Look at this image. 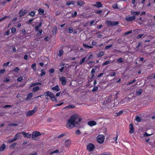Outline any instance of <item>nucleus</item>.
<instances>
[{"instance_id": "1", "label": "nucleus", "mask_w": 155, "mask_h": 155, "mask_svg": "<svg viewBox=\"0 0 155 155\" xmlns=\"http://www.w3.org/2000/svg\"><path fill=\"white\" fill-rule=\"evenodd\" d=\"M81 120V118L78 114L73 115L68 120L66 127L68 129H71L74 127L76 125L78 124V122Z\"/></svg>"}, {"instance_id": "2", "label": "nucleus", "mask_w": 155, "mask_h": 155, "mask_svg": "<svg viewBox=\"0 0 155 155\" xmlns=\"http://www.w3.org/2000/svg\"><path fill=\"white\" fill-rule=\"evenodd\" d=\"M118 21H111L107 20L106 21L107 25L109 26H114L118 24Z\"/></svg>"}, {"instance_id": "3", "label": "nucleus", "mask_w": 155, "mask_h": 155, "mask_svg": "<svg viewBox=\"0 0 155 155\" xmlns=\"http://www.w3.org/2000/svg\"><path fill=\"white\" fill-rule=\"evenodd\" d=\"M104 139V137L103 135H99L97 137V142L100 143H103Z\"/></svg>"}, {"instance_id": "4", "label": "nucleus", "mask_w": 155, "mask_h": 155, "mask_svg": "<svg viewBox=\"0 0 155 155\" xmlns=\"http://www.w3.org/2000/svg\"><path fill=\"white\" fill-rule=\"evenodd\" d=\"M41 134L39 132L35 131L32 133L31 137L33 140H35L36 137L41 135Z\"/></svg>"}, {"instance_id": "5", "label": "nucleus", "mask_w": 155, "mask_h": 155, "mask_svg": "<svg viewBox=\"0 0 155 155\" xmlns=\"http://www.w3.org/2000/svg\"><path fill=\"white\" fill-rule=\"evenodd\" d=\"M37 110V108L35 107L33 110L28 111L26 113V116L28 117L31 116L35 113Z\"/></svg>"}, {"instance_id": "6", "label": "nucleus", "mask_w": 155, "mask_h": 155, "mask_svg": "<svg viewBox=\"0 0 155 155\" xmlns=\"http://www.w3.org/2000/svg\"><path fill=\"white\" fill-rule=\"evenodd\" d=\"M95 147L94 146L92 143L89 144L87 147V149L89 151H93Z\"/></svg>"}, {"instance_id": "7", "label": "nucleus", "mask_w": 155, "mask_h": 155, "mask_svg": "<svg viewBox=\"0 0 155 155\" xmlns=\"http://www.w3.org/2000/svg\"><path fill=\"white\" fill-rule=\"evenodd\" d=\"M126 20L127 21H131L134 20H135L136 19V17L135 16H127L125 18Z\"/></svg>"}, {"instance_id": "8", "label": "nucleus", "mask_w": 155, "mask_h": 155, "mask_svg": "<svg viewBox=\"0 0 155 155\" xmlns=\"http://www.w3.org/2000/svg\"><path fill=\"white\" fill-rule=\"evenodd\" d=\"M93 6L97 8L102 7L103 6L102 4L99 2H96V3L94 4Z\"/></svg>"}, {"instance_id": "9", "label": "nucleus", "mask_w": 155, "mask_h": 155, "mask_svg": "<svg viewBox=\"0 0 155 155\" xmlns=\"http://www.w3.org/2000/svg\"><path fill=\"white\" fill-rule=\"evenodd\" d=\"M60 81L61 82L62 85H64L66 84L67 81L65 77H62L60 78Z\"/></svg>"}, {"instance_id": "10", "label": "nucleus", "mask_w": 155, "mask_h": 155, "mask_svg": "<svg viewBox=\"0 0 155 155\" xmlns=\"http://www.w3.org/2000/svg\"><path fill=\"white\" fill-rule=\"evenodd\" d=\"M21 133L24 135L25 137L30 138L31 136V134L29 133L24 132H22Z\"/></svg>"}, {"instance_id": "11", "label": "nucleus", "mask_w": 155, "mask_h": 155, "mask_svg": "<svg viewBox=\"0 0 155 155\" xmlns=\"http://www.w3.org/2000/svg\"><path fill=\"white\" fill-rule=\"evenodd\" d=\"M64 144L67 147H69L71 145V141L69 140H67L65 141Z\"/></svg>"}, {"instance_id": "12", "label": "nucleus", "mask_w": 155, "mask_h": 155, "mask_svg": "<svg viewBox=\"0 0 155 155\" xmlns=\"http://www.w3.org/2000/svg\"><path fill=\"white\" fill-rule=\"evenodd\" d=\"M87 123L88 125L91 127L96 124V122L94 121H90L88 122Z\"/></svg>"}, {"instance_id": "13", "label": "nucleus", "mask_w": 155, "mask_h": 155, "mask_svg": "<svg viewBox=\"0 0 155 155\" xmlns=\"http://www.w3.org/2000/svg\"><path fill=\"white\" fill-rule=\"evenodd\" d=\"M33 96V94L32 93H29L28 94L27 97L26 99V100L27 101H28L30 100L32 98Z\"/></svg>"}, {"instance_id": "14", "label": "nucleus", "mask_w": 155, "mask_h": 155, "mask_svg": "<svg viewBox=\"0 0 155 155\" xmlns=\"http://www.w3.org/2000/svg\"><path fill=\"white\" fill-rule=\"evenodd\" d=\"M130 131L129 132L130 133H133L134 132V128L133 125L132 124H130L129 125Z\"/></svg>"}, {"instance_id": "15", "label": "nucleus", "mask_w": 155, "mask_h": 155, "mask_svg": "<svg viewBox=\"0 0 155 155\" xmlns=\"http://www.w3.org/2000/svg\"><path fill=\"white\" fill-rule=\"evenodd\" d=\"M22 134L21 132L15 135L14 138H15L16 140L19 138L21 137V134Z\"/></svg>"}, {"instance_id": "16", "label": "nucleus", "mask_w": 155, "mask_h": 155, "mask_svg": "<svg viewBox=\"0 0 155 155\" xmlns=\"http://www.w3.org/2000/svg\"><path fill=\"white\" fill-rule=\"evenodd\" d=\"M51 89L53 90H54L56 91H58L60 90V88L58 85L52 87Z\"/></svg>"}, {"instance_id": "17", "label": "nucleus", "mask_w": 155, "mask_h": 155, "mask_svg": "<svg viewBox=\"0 0 155 155\" xmlns=\"http://www.w3.org/2000/svg\"><path fill=\"white\" fill-rule=\"evenodd\" d=\"M6 145L4 144H3L0 147V151H4L5 149Z\"/></svg>"}, {"instance_id": "18", "label": "nucleus", "mask_w": 155, "mask_h": 155, "mask_svg": "<svg viewBox=\"0 0 155 155\" xmlns=\"http://www.w3.org/2000/svg\"><path fill=\"white\" fill-rule=\"evenodd\" d=\"M140 12H131L132 15L134 16L138 15L140 13Z\"/></svg>"}, {"instance_id": "19", "label": "nucleus", "mask_w": 155, "mask_h": 155, "mask_svg": "<svg viewBox=\"0 0 155 155\" xmlns=\"http://www.w3.org/2000/svg\"><path fill=\"white\" fill-rule=\"evenodd\" d=\"M104 52L101 51L97 54V56L98 58H100L104 55Z\"/></svg>"}, {"instance_id": "20", "label": "nucleus", "mask_w": 155, "mask_h": 155, "mask_svg": "<svg viewBox=\"0 0 155 155\" xmlns=\"http://www.w3.org/2000/svg\"><path fill=\"white\" fill-rule=\"evenodd\" d=\"M85 4L82 0H79L77 2V4L81 6Z\"/></svg>"}, {"instance_id": "21", "label": "nucleus", "mask_w": 155, "mask_h": 155, "mask_svg": "<svg viewBox=\"0 0 155 155\" xmlns=\"http://www.w3.org/2000/svg\"><path fill=\"white\" fill-rule=\"evenodd\" d=\"M41 85V83L39 82H36V83H32L31 84V85L30 86V87H34L35 86L38 85Z\"/></svg>"}, {"instance_id": "22", "label": "nucleus", "mask_w": 155, "mask_h": 155, "mask_svg": "<svg viewBox=\"0 0 155 155\" xmlns=\"http://www.w3.org/2000/svg\"><path fill=\"white\" fill-rule=\"evenodd\" d=\"M38 13L41 15H43L44 13V10L41 8H39L38 10Z\"/></svg>"}, {"instance_id": "23", "label": "nucleus", "mask_w": 155, "mask_h": 155, "mask_svg": "<svg viewBox=\"0 0 155 155\" xmlns=\"http://www.w3.org/2000/svg\"><path fill=\"white\" fill-rule=\"evenodd\" d=\"M83 45L84 47L86 48H93V47L92 46H90L88 45H86L84 44H83Z\"/></svg>"}, {"instance_id": "24", "label": "nucleus", "mask_w": 155, "mask_h": 155, "mask_svg": "<svg viewBox=\"0 0 155 155\" xmlns=\"http://www.w3.org/2000/svg\"><path fill=\"white\" fill-rule=\"evenodd\" d=\"M74 1H71L70 2H67L66 5H74Z\"/></svg>"}, {"instance_id": "25", "label": "nucleus", "mask_w": 155, "mask_h": 155, "mask_svg": "<svg viewBox=\"0 0 155 155\" xmlns=\"http://www.w3.org/2000/svg\"><path fill=\"white\" fill-rule=\"evenodd\" d=\"M117 61L119 63H121L124 62L123 59V58H118L117 60Z\"/></svg>"}, {"instance_id": "26", "label": "nucleus", "mask_w": 155, "mask_h": 155, "mask_svg": "<svg viewBox=\"0 0 155 155\" xmlns=\"http://www.w3.org/2000/svg\"><path fill=\"white\" fill-rule=\"evenodd\" d=\"M41 73L40 74V76L41 77L44 75L45 74V72L43 69H41Z\"/></svg>"}, {"instance_id": "27", "label": "nucleus", "mask_w": 155, "mask_h": 155, "mask_svg": "<svg viewBox=\"0 0 155 155\" xmlns=\"http://www.w3.org/2000/svg\"><path fill=\"white\" fill-rule=\"evenodd\" d=\"M86 59V57H84L80 61V64L81 65L84 63L85 61V60Z\"/></svg>"}, {"instance_id": "28", "label": "nucleus", "mask_w": 155, "mask_h": 155, "mask_svg": "<svg viewBox=\"0 0 155 155\" xmlns=\"http://www.w3.org/2000/svg\"><path fill=\"white\" fill-rule=\"evenodd\" d=\"M97 69V68L96 67H94L92 69L91 71V74H94L95 71Z\"/></svg>"}, {"instance_id": "29", "label": "nucleus", "mask_w": 155, "mask_h": 155, "mask_svg": "<svg viewBox=\"0 0 155 155\" xmlns=\"http://www.w3.org/2000/svg\"><path fill=\"white\" fill-rule=\"evenodd\" d=\"M31 68L33 69V70L35 71L36 70V64L34 63L32 64Z\"/></svg>"}, {"instance_id": "30", "label": "nucleus", "mask_w": 155, "mask_h": 155, "mask_svg": "<svg viewBox=\"0 0 155 155\" xmlns=\"http://www.w3.org/2000/svg\"><path fill=\"white\" fill-rule=\"evenodd\" d=\"M39 89V87H34L33 88V91L36 92L38 91Z\"/></svg>"}, {"instance_id": "31", "label": "nucleus", "mask_w": 155, "mask_h": 155, "mask_svg": "<svg viewBox=\"0 0 155 155\" xmlns=\"http://www.w3.org/2000/svg\"><path fill=\"white\" fill-rule=\"evenodd\" d=\"M50 98L52 101H56V98H55L54 94H53V95L51 96V97Z\"/></svg>"}, {"instance_id": "32", "label": "nucleus", "mask_w": 155, "mask_h": 155, "mask_svg": "<svg viewBox=\"0 0 155 155\" xmlns=\"http://www.w3.org/2000/svg\"><path fill=\"white\" fill-rule=\"evenodd\" d=\"M141 93H142L141 90H139L137 91L136 92V95H139L141 94Z\"/></svg>"}, {"instance_id": "33", "label": "nucleus", "mask_w": 155, "mask_h": 155, "mask_svg": "<svg viewBox=\"0 0 155 155\" xmlns=\"http://www.w3.org/2000/svg\"><path fill=\"white\" fill-rule=\"evenodd\" d=\"M35 12L34 11H32L29 14V15L33 17L35 16Z\"/></svg>"}, {"instance_id": "34", "label": "nucleus", "mask_w": 155, "mask_h": 155, "mask_svg": "<svg viewBox=\"0 0 155 155\" xmlns=\"http://www.w3.org/2000/svg\"><path fill=\"white\" fill-rule=\"evenodd\" d=\"M27 12V11L26 10H25L24 11V12H22L21 14V15H20V17H21L23 16Z\"/></svg>"}, {"instance_id": "35", "label": "nucleus", "mask_w": 155, "mask_h": 155, "mask_svg": "<svg viewBox=\"0 0 155 155\" xmlns=\"http://www.w3.org/2000/svg\"><path fill=\"white\" fill-rule=\"evenodd\" d=\"M15 141H16L15 139L14 138L13 139L8 140V142L9 143H11Z\"/></svg>"}, {"instance_id": "36", "label": "nucleus", "mask_w": 155, "mask_h": 155, "mask_svg": "<svg viewBox=\"0 0 155 155\" xmlns=\"http://www.w3.org/2000/svg\"><path fill=\"white\" fill-rule=\"evenodd\" d=\"M37 31L38 32L37 34L38 35H41L42 34V30L41 29L39 30L38 31Z\"/></svg>"}, {"instance_id": "37", "label": "nucleus", "mask_w": 155, "mask_h": 155, "mask_svg": "<svg viewBox=\"0 0 155 155\" xmlns=\"http://www.w3.org/2000/svg\"><path fill=\"white\" fill-rule=\"evenodd\" d=\"M136 81V79H134L133 81H132L129 82V83H127V84L128 85H130L131 84L133 83L134 82H135Z\"/></svg>"}, {"instance_id": "38", "label": "nucleus", "mask_w": 155, "mask_h": 155, "mask_svg": "<svg viewBox=\"0 0 155 155\" xmlns=\"http://www.w3.org/2000/svg\"><path fill=\"white\" fill-rule=\"evenodd\" d=\"M116 74V73L115 72L112 73L108 75V76H110L111 77L115 76Z\"/></svg>"}, {"instance_id": "39", "label": "nucleus", "mask_w": 155, "mask_h": 155, "mask_svg": "<svg viewBox=\"0 0 155 155\" xmlns=\"http://www.w3.org/2000/svg\"><path fill=\"white\" fill-rule=\"evenodd\" d=\"M136 120L137 122H140V118L139 116L136 117Z\"/></svg>"}, {"instance_id": "40", "label": "nucleus", "mask_w": 155, "mask_h": 155, "mask_svg": "<svg viewBox=\"0 0 155 155\" xmlns=\"http://www.w3.org/2000/svg\"><path fill=\"white\" fill-rule=\"evenodd\" d=\"M110 61H106L105 62L103 63V65H107V64H108L110 63Z\"/></svg>"}, {"instance_id": "41", "label": "nucleus", "mask_w": 155, "mask_h": 155, "mask_svg": "<svg viewBox=\"0 0 155 155\" xmlns=\"http://www.w3.org/2000/svg\"><path fill=\"white\" fill-rule=\"evenodd\" d=\"M112 45H107L106 46L105 48V49H109L110 47H112Z\"/></svg>"}, {"instance_id": "42", "label": "nucleus", "mask_w": 155, "mask_h": 155, "mask_svg": "<svg viewBox=\"0 0 155 155\" xmlns=\"http://www.w3.org/2000/svg\"><path fill=\"white\" fill-rule=\"evenodd\" d=\"M23 79V77L22 76H20L17 79V81L19 82L21 81Z\"/></svg>"}, {"instance_id": "43", "label": "nucleus", "mask_w": 155, "mask_h": 155, "mask_svg": "<svg viewBox=\"0 0 155 155\" xmlns=\"http://www.w3.org/2000/svg\"><path fill=\"white\" fill-rule=\"evenodd\" d=\"M63 54V51L62 50H60L59 51V53L58 54V55L59 56H61Z\"/></svg>"}, {"instance_id": "44", "label": "nucleus", "mask_w": 155, "mask_h": 155, "mask_svg": "<svg viewBox=\"0 0 155 155\" xmlns=\"http://www.w3.org/2000/svg\"><path fill=\"white\" fill-rule=\"evenodd\" d=\"M98 90V87H94L92 90V91L93 92H95Z\"/></svg>"}, {"instance_id": "45", "label": "nucleus", "mask_w": 155, "mask_h": 155, "mask_svg": "<svg viewBox=\"0 0 155 155\" xmlns=\"http://www.w3.org/2000/svg\"><path fill=\"white\" fill-rule=\"evenodd\" d=\"M96 36L97 37L99 38H101L102 37V35L101 34H100L99 33H97L96 34Z\"/></svg>"}, {"instance_id": "46", "label": "nucleus", "mask_w": 155, "mask_h": 155, "mask_svg": "<svg viewBox=\"0 0 155 155\" xmlns=\"http://www.w3.org/2000/svg\"><path fill=\"white\" fill-rule=\"evenodd\" d=\"M118 137V135H117V136L113 138V140H114L116 143H117V139Z\"/></svg>"}, {"instance_id": "47", "label": "nucleus", "mask_w": 155, "mask_h": 155, "mask_svg": "<svg viewBox=\"0 0 155 155\" xmlns=\"http://www.w3.org/2000/svg\"><path fill=\"white\" fill-rule=\"evenodd\" d=\"M68 31H69V32L70 33H72L73 32V28H68Z\"/></svg>"}, {"instance_id": "48", "label": "nucleus", "mask_w": 155, "mask_h": 155, "mask_svg": "<svg viewBox=\"0 0 155 155\" xmlns=\"http://www.w3.org/2000/svg\"><path fill=\"white\" fill-rule=\"evenodd\" d=\"M75 107V106L74 105H72L71 106H69L68 107H64V108H68V107H69L70 108H74Z\"/></svg>"}, {"instance_id": "49", "label": "nucleus", "mask_w": 155, "mask_h": 155, "mask_svg": "<svg viewBox=\"0 0 155 155\" xmlns=\"http://www.w3.org/2000/svg\"><path fill=\"white\" fill-rule=\"evenodd\" d=\"M16 28H12L11 29V31L12 33H14L15 32Z\"/></svg>"}, {"instance_id": "50", "label": "nucleus", "mask_w": 155, "mask_h": 155, "mask_svg": "<svg viewBox=\"0 0 155 155\" xmlns=\"http://www.w3.org/2000/svg\"><path fill=\"white\" fill-rule=\"evenodd\" d=\"M57 30V28H55L53 29L52 32L54 34H55L56 33Z\"/></svg>"}, {"instance_id": "51", "label": "nucleus", "mask_w": 155, "mask_h": 155, "mask_svg": "<svg viewBox=\"0 0 155 155\" xmlns=\"http://www.w3.org/2000/svg\"><path fill=\"white\" fill-rule=\"evenodd\" d=\"M12 107V106L11 105H5V106H4L3 108H8V107Z\"/></svg>"}, {"instance_id": "52", "label": "nucleus", "mask_w": 155, "mask_h": 155, "mask_svg": "<svg viewBox=\"0 0 155 155\" xmlns=\"http://www.w3.org/2000/svg\"><path fill=\"white\" fill-rule=\"evenodd\" d=\"M10 63V62L9 61L7 62L6 63L4 64L3 66L4 67L8 66Z\"/></svg>"}, {"instance_id": "53", "label": "nucleus", "mask_w": 155, "mask_h": 155, "mask_svg": "<svg viewBox=\"0 0 155 155\" xmlns=\"http://www.w3.org/2000/svg\"><path fill=\"white\" fill-rule=\"evenodd\" d=\"M123 113V111L122 110L120 111L119 113H117V116H119L121 115Z\"/></svg>"}, {"instance_id": "54", "label": "nucleus", "mask_w": 155, "mask_h": 155, "mask_svg": "<svg viewBox=\"0 0 155 155\" xmlns=\"http://www.w3.org/2000/svg\"><path fill=\"white\" fill-rule=\"evenodd\" d=\"M53 94L51 92H50L49 91H48V96L50 97L51 96L53 95Z\"/></svg>"}, {"instance_id": "55", "label": "nucleus", "mask_w": 155, "mask_h": 155, "mask_svg": "<svg viewBox=\"0 0 155 155\" xmlns=\"http://www.w3.org/2000/svg\"><path fill=\"white\" fill-rule=\"evenodd\" d=\"M77 15V12L76 11L74 12V14L72 15V16L73 17H74L76 16Z\"/></svg>"}, {"instance_id": "56", "label": "nucleus", "mask_w": 155, "mask_h": 155, "mask_svg": "<svg viewBox=\"0 0 155 155\" xmlns=\"http://www.w3.org/2000/svg\"><path fill=\"white\" fill-rule=\"evenodd\" d=\"M19 70V68L16 67L14 69V71L15 72H17Z\"/></svg>"}, {"instance_id": "57", "label": "nucleus", "mask_w": 155, "mask_h": 155, "mask_svg": "<svg viewBox=\"0 0 155 155\" xmlns=\"http://www.w3.org/2000/svg\"><path fill=\"white\" fill-rule=\"evenodd\" d=\"M49 72L51 73H53L54 72V69L53 68L50 69Z\"/></svg>"}, {"instance_id": "58", "label": "nucleus", "mask_w": 155, "mask_h": 155, "mask_svg": "<svg viewBox=\"0 0 155 155\" xmlns=\"http://www.w3.org/2000/svg\"><path fill=\"white\" fill-rule=\"evenodd\" d=\"M48 91H46L44 93V95L46 96H48Z\"/></svg>"}, {"instance_id": "59", "label": "nucleus", "mask_w": 155, "mask_h": 155, "mask_svg": "<svg viewBox=\"0 0 155 155\" xmlns=\"http://www.w3.org/2000/svg\"><path fill=\"white\" fill-rule=\"evenodd\" d=\"M112 6L114 8H117V4H114Z\"/></svg>"}, {"instance_id": "60", "label": "nucleus", "mask_w": 155, "mask_h": 155, "mask_svg": "<svg viewBox=\"0 0 155 155\" xmlns=\"http://www.w3.org/2000/svg\"><path fill=\"white\" fill-rule=\"evenodd\" d=\"M132 32V31H129L125 32V35H128V34H130Z\"/></svg>"}, {"instance_id": "61", "label": "nucleus", "mask_w": 155, "mask_h": 155, "mask_svg": "<svg viewBox=\"0 0 155 155\" xmlns=\"http://www.w3.org/2000/svg\"><path fill=\"white\" fill-rule=\"evenodd\" d=\"M151 135V134H149L147 132H145L144 134V136H149Z\"/></svg>"}, {"instance_id": "62", "label": "nucleus", "mask_w": 155, "mask_h": 155, "mask_svg": "<svg viewBox=\"0 0 155 155\" xmlns=\"http://www.w3.org/2000/svg\"><path fill=\"white\" fill-rule=\"evenodd\" d=\"M143 34H140L137 36V38H141L143 36Z\"/></svg>"}, {"instance_id": "63", "label": "nucleus", "mask_w": 155, "mask_h": 155, "mask_svg": "<svg viewBox=\"0 0 155 155\" xmlns=\"http://www.w3.org/2000/svg\"><path fill=\"white\" fill-rule=\"evenodd\" d=\"M40 27L38 26V25L36 26L35 27V30L36 31H38V29Z\"/></svg>"}, {"instance_id": "64", "label": "nucleus", "mask_w": 155, "mask_h": 155, "mask_svg": "<svg viewBox=\"0 0 155 155\" xmlns=\"http://www.w3.org/2000/svg\"><path fill=\"white\" fill-rule=\"evenodd\" d=\"M81 133V132L79 130H78L76 131V134H79Z\"/></svg>"}]
</instances>
